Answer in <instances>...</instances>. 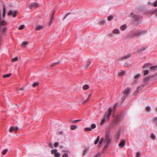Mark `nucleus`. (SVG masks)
Wrapping results in <instances>:
<instances>
[{
  "mask_svg": "<svg viewBox=\"0 0 157 157\" xmlns=\"http://www.w3.org/2000/svg\"><path fill=\"white\" fill-rule=\"evenodd\" d=\"M127 95L124 94L123 96L122 97V99H121L122 102H124V100L127 97Z\"/></svg>",
  "mask_w": 157,
  "mask_h": 157,
  "instance_id": "obj_33",
  "label": "nucleus"
},
{
  "mask_svg": "<svg viewBox=\"0 0 157 157\" xmlns=\"http://www.w3.org/2000/svg\"><path fill=\"white\" fill-rule=\"evenodd\" d=\"M17 13L18 12L17 10L15 11L13 13V11L12 10H10L8 12L7 14L9 16L13 14V17H15L16 16Z\"/></svg>",
  "mask_w": 157,
  "mask_h": 157,
  "instance_id": "obj_7",
  "label": "nucleus"
},
{
  "mask_svg": "<svg viewBox=\"0 0 157 157\" xmlns=\"http://www.w3.org/2000/svg\"><path fill=\"white\" fill-rule=\"evenodd\" d=\"M131 56L132 54L131 53H129L126 56L117 58V60L118 61L123 60L129 58Z\"/></svg>",
  "mask_w": 157,
  "mask_h": 157,
  "instance_id": "obj_6",
  "label": "nucleus"
},
{
  "mask_svg": "<svg viewBox=\"0 0 157 157\" xmlns=\"http://www.w3.org/2000/svg\"><path fill=\"white\" fill-rule=\"evenodd\" d=\"M91 127L92 129H94L96 128V125L94 124H93L91 125Z\"/></svg>",
  "mask_w": 157,
  "mask_h": 157,
  "instance_id": "obj_43",
  "label": "nucleus"
},
{
  "mask_svg": "<svg viewBox=\"0 0 157 157\" xmlns=\"http://www.w3.org/2000/svg\"><path fill=\"white\" fill-rule=\"evenodd\" d=\"M100 155V153H98L96 154L94 157H99Z\"/></svg>",
  "mask_w": 157,
  "mask_h": 157,
  "instance_id": "obj_61",
  "label": "nucleus"
},
{
  "mask_svg": "<svg viewBox=\"0 0 157 157\" xmlns=\"http://www.w3.org/2000/svg\"><path fill=\"white\" fill-rule=\"evenodd\" d=\"M151 138L153 140H155L156 138V137L153 133H151Z\"/></svg>",
  "mask_w": 157,
  "mask_h": 157,
  "instance_id": "obj_35",
  "label": "nucleus"
},
{
  "mask_svg": "<svg viewBox=\"0 0 157 157\" xmlns=\"http://www.w3.org/2000/svg\"><path fill=\"white\" fill-rule=\"evenodd\" d=\"M6 8L4 4L3 5V13L2 16L3 17H4L6 15Z\"/></svg>",
  "mask_w": 157,
  "mask_h": 157,
  "instance_id": "obj_14",
  "label": "nucleus"
},
{
  "mask_svg": "<svg viewBox=\"0 0 157 157\" xmlns=\"http://www.w3.org/2000/svg\"><path fill=\"white\" fill-rule=\"evenodd\" d=\"M151 64L150 63H146L143 66L142 68H149Z\"/></svg>",
  "mask_w": 157,
  "mask_h": 157,
  "instance_id": "obj_13",
  "label": "nucleus"
},
{
  "mask_svg": "<svg viewBox=\"0 0 157 157\" xmlns=\"http://www.w3.org/2000/svg\"><path fill=\"white\" fill-rule=\"evenodd\" d=\"M152 5L154 6L155 7L157 6V0H156L154 3H152Z\"/></svg>",
  "mask_w": 157,
  "mask_h": 157,
  "instance_id": "obj_46",
  "label": "nucleus"
},
{
  "mask_svg": "<svg viewBox=\"0 0 157 157\" xmlns=\"http://www.w3.org/2000/svg\"><path fill=\"white\" fill-rule=\"evenodd\" d=\"M77 128V127L75 125H71V130H74Z\"/></svg>",
  "mask_w": 157,
  "mask_h": 157,
  "instance_id": "obj_25",
  "label": "nucleus"
},
{
  "mask_svg": "<svg viewBox=\"0 0 157 157\" xmlns=\"http://www.w3.org/2000/svg\"><path fill=\"white\" fill-rule=\"evenodd\" d=\"M62 157H68V155L67 153H64L62 155Z\"/></svg>",
  "mask_w": 157,
  "mask_h": 157,
  "instance_id": "obj_52",
  "label": "nucleus"
},
{
  "mask_svg": "<svg viewBox=\"0 0 157 157\" xmlns=\"http://www.w3.org/2000/svg\"><path fill=\"white\" fill-rule=\"evenodd\" d=\"M112 112V109L111 108L109 109L108 111H106L104 116L103 117L101 120V124H104L107 120L109 119L110 116L111 115Z\"/></svg>",
  "mask_w": 157,
  "mask_h": 157,
  "instance_id": "obj_3",
  "label": "nucleus"
},
{
  "mask_svg": "<svg viewBox=\"0 0 157 157\" xmlns=\"http://www.w3.org/2000/svg\"><path fill=\"white\" fill-rule=\"evenodd\" d=\"M70 14V13H67V14H66L65 15V17L63 18V20H64L67 17L68 15Z\"/></svg>",
  "mask_w": 157,
  "mask_h": 157,
  "instance_id": "obj_62",
  "label": "nucleus"
},
{
  "mask_svg": "<svg viewBox=\"0 0 157 157\" xmlns=\"http://www.w3.org/2000/svg\"><path fill=\"white\" fill-rule=\"evenodd\" d=\"M56 157H59L60 156V153L59 152H56L55 155Z\"/></svg>",
  "mask_w": 157,
  "mask_h": 157,
  "instance_id": "obj_45",
  "label": "nucleus"
},
{
  "mask_svg": "<svg viewBox=\"0 0 157 157\" xmlns=\"http://www.w3.org/2000/svg\"><path fill=\"white\" fill-rule=\"evenodd\" d=\"M89 150V148H86L84 149L83 151V153L82 154L83 156H84L87 153V152Z\"/></svg>",
  "mask_w": 157,
  "mask_h": 157,
  "instance_id": "obj_19",
  "label": "nucleus"
},
{
  "mask_svg": "<svg viewBox=\"0 0 157 157\" xmlns=\"http://www.w3.org/2000/svg\"><path fill=\"white\" fill-rule=\"evenodd\" d=\"M110 133V130L106 131L105 133V138H101L99 142V144H101L103 142L105 144V145L103 148L104 150H105L112 143V137L111 136Z\"/></svg>",
  "mask_w": 157,
  "mask_h": 157,
  "instance_id": "obj_1",
  "label": "nucleus"
},
{
  "mask_svg": "<svg viewBox=\"0 0 157 157\" xmlns=\"http://www.w3.org/2000/svg\"><path fill=\"white\" fill-rule=\"evenodd\" d=\"M140 74H138L136 75L134 77L135 79H138L140 78Z\"/></svg>",
  "mask_w": 157,
  "mask_h": 157,
  "instance_id": "obj_38",
  "label": "nucleus"
},
{
  "mask_svg": "<svg viewBox=\"0 0 157 157\" xmlns=\"http://www.w3.org/2000/svg\"><path fill=\"white\" fill-rule=\"evenodd\" d=\"M43 27L41 25H38L37 27L36 28V30H40L42 29Z\"/></svg>",
  "mask_w": 157,
  "mask_h": 157,
  "instance_id": "obj_21",
  "label": "nucleus"
},
{
  "mask_svg": "<svg viewBox=\"0 0 157 157\" xmlns=\"http://www.w3.org/2000/svg\"><path fill=\"white\" fill-rule=\"evenodd\" d=\"M148 73H149V71L148 70H146L144 71V75H147L148 74Z\"/></svg>",
  "mask_w": 157,
  "mask_h": 157,
  "instance_id": "obj_44",
  "label": "nucleus"
},
{
  "mask_svg": "<svg viewBox=\"0 0 157 157\" xmlns=\"http://www.w3.org/2000/svg\"><path fill=\"white\" fill-rule=\"evenodd\" d=\"M90 98L88 97V98L85 101H84L83 103H86L87 102L89 101V100L90 99Z\"/></svg>",
  "mask_w": 157,
  "mask_h": 157,
  "instance_id": "obj_54",
  "label": "nucleus"
},
{
  "mask_svg": "<svg viewBox=\"0 0 157 157\" xmlns=\"http://www.w3.org/2000/svg\"><path fill=\"white\" fill-rule=\"evenodd\" d=\"M7 29L6 28H4L2 29V33H4L6 30Z\"/></svg>",
  "mask_w": 157,
  "mask_h": 157,
  "instance_id": "obj_58",
  "label": "nucleus"
},
{
  "mask_svg": "<svg viewBox=\"0 0 157 157\" xmlns=\"http://www.w3.org/2000/svg\"><path fill=\"white\" fill-rule=\"evenodd\" d=\"M57 150L56 149L52 150L51 151V153L52 154H55L57 152Z\"/></svg>",
  "mask_w": 157,
  "mask_h": 157,
  "instance_id": "obj_31",
  "label": "nucleus"
},
{
  "mask_svg": "<svg viewBox=\"0 0 157 157\" xmlns=\"http://www.w3.org/2000/svg\"><path fill=\"white\" fill-rule=\"evenodd\" d=\"M145 86V85L144 84L141 85L139 87H138L137 88V90H139V91H140V90H141L144 88V87Z\"/></svg>",
  "mask_w": 157,
  "mask_h": 157,
  "instance_id": "obj_22",
  "label": "nucleus"
},
{
  "mask_svg": "<svg viewBox=\"0 0 157 157\" xmlns=\"http://www.w3.org/2000/svg\"><path fill=\"white\" fill-rule=\"evenodd\" d=\"M89 86L87 84L84 85L83 86V90H86L89 88Z\"/></svg>",
  "mask_w": 157,
  "mask_h": 157,
  "instance_id": "obj_23",
  "label": "nucleus"
},
{
  "mask_svg": "<svg viewBox=\"0 0 157 157\" xmlns=\"http://www.w3.org/2000/svg\"><path fill=\"white\" fill-rule=\"evenodd\" d=\"M8 149H5L4 150H3L2 151V154L3 155H5L6 153L8 151Z\"/></svg>",
  "mask_w": 157,
  "mask_h": 157,
  "instance_id": "obj_39",
  "label": "nucleus"
},
{
  "mask_svg": "<svg viewBox=\"0 0 157 157\" xmlns=\"http://www.w3.org/2000/svg\"><path fill=\"white\" fill-rule=\"evenodd\" d=\"M39 84L38 82H35L33 84V87H35L37 86Z\"/></svg>",
  "mask_w": 157,
  "mask_h": 157,
  "instance_id": "obj_40",
  "label": "nucleus"
},
{
  "mask_svg": "<svg viewBox=\"0 0 157 157\" xmlns=\"http://www.w3.org/2000/svg\"><path fill=\"white\" fill-rule=\"evenodd\" d=\"M121 135V132L120 130H119L117 134V136L116 138L117 140V141L119 140V139L120 138V137Z\"/></svg>",
  "mask_w": 157,
  "mask_h": 157,
  "instance_id": "obj_26",
  "label": "nucleus"
},
{
  "mask_svg": "<svg viewBox=\"0 0 157 157\" xmlns=\"http://www.w3.org/2000/svg\"><path fill=\"white\" fill-rule=\"evenodd\" d=\"M24 90V88L23 87L20 88L19 89V90Z\"/></svg>",
  "mask_w": 157,
  "mask_h": 157,
  "instance_id": "obj_64",
  "label": "nucleus"
},
{
  "mask_svg": "<svg viewBox=\"0 0 157 157\" xmlns=\"http://www.w3.org/2000/svg\"><path fill=\"white\" fill-rule=\"evenodd\" d=\"M15 128L13 126H11L9 129V132H12L13 131H14Z\"/></svg>",
  "mask_w": 157,
  "mask_h": 157,
  "instance_id": "obj_29",
  "label": "nucleus"
},
{
  "mask_svg": "<svg viewBox=\"0 0 157 157\" xmlns=\"http://www.w3.org/2000/svg\"><path fill=\"white\" fill-rule=\"evenodd\" d=\"M154 76H155L154 75H153L152 76H150L149 77H147L144 78V80L145 81H147V80H148L150 78L153 77Z\"/></svg>",
  "mask_w": 157,
  "mask_h": 157,
  "instance_id": "obj_24",
  "label": "nucleus"
},
{
  "mask_svg": "<svg viewBox=\"0 0 157 157\" xmlns=\"http://www.w3.org/2000/svg\"><path fill=\"white\" fill-rule=\"evenodd\" d=\"M130 16L133 20L137 21V22L136 23H133L135 25H137L140 23V22L139 21V20L140 18V16L139 15H136L132 13L131 14Z\"/></svg>",
  "mask_w": 157,
  "mask_h": 157,
  "instance_id": "obj_4",
  "label": "nucleus"
},
{
  "mask_svg": "<svg viewBox=\"0 0 157 157\" xmlns=\"http://www.w3.org/2000/svg\"><path fill=\"white\" fill-rule=\"evenodd\" d=\"M147 33V31L144 30H139L135 32L128 35L127 36V38H130L132 37H137L143 35Z\"/></svg>",
  "mask_w": 157,
  "mask_h": 157,
  "instance_id": "obj_2",
  "label": "nucleus"
},
{
  "mask_svg": "<svg viewBox=\"0 0 157 157\" xmlns=\"http://www.w3.org/2000/svg\"><path fill=\"white\" fill-rule=\"evenodd\" d=\"M105 23V21L104 20H101L99 22V24L100 25H103Z\"/></svg>",
  "mask_w": 157,
  "mask_h": 157,
  "instance_id": "obj_37",
  "label": "nucleus"
},
{
  "mask_svg": "<svg viewBox=\"0 0 157 157\" xmlns=\"http://www.w3.org/2000/svg\"><path fill=\"white\" fill-rule=\"evenodd\" d=\"M154 121L156 123H157V117H154L153 118Z\"/></svg>",
  "mask_w": 157,
  "mask_h": 157,
  "instance_id": "obj_59",
  "label": "nucleus"
},
{
  "mask_svg": "<svg viewBox=\"0 0 157 157\" xmlns=\"http://www.w3.org/2000/svg\"><path fill=\"white\" fill-rule=\"evenodd\" d=\"M126 25H124L121 26V29L122 30H124L126 28Z\"/></svg>",
  "mask_w": 157,
  "mask_h": 157,
  "instance_id": "obj_27",
  "label": "nucleus"
},
{
  "mask_svg": "<svg viewBox=\"0 0 157 157\" xmlns=\"http://www.w3.org/2000/svg\"><path fill=\"white\" fill-rule=\"evenodd\" d=\"M113 18V15H110L108 17L107 19L108 21H110L112 20Z\"/></svg>",
  "mask_w": 157,
  "mask_h": 157,
  "instance_id": "obj_34",
  "label": "nucleus"
},
{
  "mask_svg": "<svg viewBox=\"0 0 157 157\" xmlns=\"http://www.w3.org/2000/svg\"><path fill=\"white\" fill-rule=\"evenodd\" d=\"M99 140H100V136H98L97 137V139L94 142V144H97L98 143V142H99Z\"/></svg>",
  "mask_w": 157,
  "mask_h": 157,
  "instance_id": "obj_32",
  "label": "nucleus"
},
{
  "mask_svg": "<svg viewBox=\"0 0 157 157\" xmlns=\"http://www.w3.org/2000/svg\"><path fill=\"white\" fill-rule=\"evenodd\" d=\"M28 44V43L27 41H24L21 44V46L22 47H25Z\"/></svg>",
  "mask_w": 157,
  "mask_h": 157,
  "instance_id": "obj_16",
  "label": "nucleus"
},
{
  "mask_svg": "<svg viewBox=\"0 0 157 157\" xmlns=\"http://www.w3.org/2000/svg\"><path fill=\"white\" fill-rule=\"evenodd\" d=\"M131 65L128 62H125L124 64V66L125 67H130Z\"/></svg>",
  "mask_w": 157,
  "mask_h": 157,
  "instance_id": "obj_28",
  "label": "nucleus"
},
{
  "mask_svg": "<svg viewBox=\"0 0 157 157\" xmlns=\"http://www.w3.org/2000/svg\"><path fill=\"white\" fill-rule=\"evenodd\" d=\"M18 58L17 57H16L12 59V61L13 62H15L18 60Z\"/></svg>",
  "mask_w": 157,
  "mask_h": 157,
  "instance_id": "obj_41",
  "label": "nucleus"
},
{
  "mask_svg": "<svg viewBox=\"0 0 157 157\" xmlns=\"http://www.w3.org/2000/svg\"><path fill=\"white\" fill-rule=\"evenodd\" d=\"M149 68L151 71H155L157 69V65L154 66H150Z\"/></svg>",
  "mask_w": 157,
  "mask_h": 157,
  "instance_id": "obj_12",
  "label": "nucleus"
},
{
  "mask_svg": "<svg viewBox=\"0 0 157 157\" xmlns=\"http://www.w3.org/2000/svg\"><path fill=\"white\" fill-rule=\"evenodd\" d=\"M139 91V90H137H137L135 91L134 93V95H136L137 94V93H138V92Z\"/></svg>",
  "mask_w": 157,
  "mask_h": 157,
  "instance_id": "obj_60",
  "label": "nucleus"
},
{
  "mask_svg": "<svg viewBox=\"0 0 157 157\" xmlns=\"http://www.w3.org/2000/svg\"><path fill=\"white\" fill-rule=\"evenodd\" d=\"M121 116L120 115H118L116 117V121L113 122L110 125L111 127H114L116 126L117 123L118 122L121 120Z\"/></svg>",
  "mask_w": 157,
  "mask_h": 157,
  "instance_id": "obj_5",
  "label": "nucleus"
},
{
  "mask_svg": "<svg viewBox=\"0 0 157 157\" xmlns=\"http://www.w3.org/2000/svg\"><path fill=\"white\" fill-rule=\"evenodd\" d=\"M39 4L37 3H32L29 5V7L30 9L34 7H36L38 6Z\"/></svg>",
  "mask_w": 157,
  "mask_h": 157,
  "instance_id": "obj_8",
  "label": "nucleus"
},
{
  "mask_svg": "<svg viewBox=\"0 0 157 157\" xmlns=\"http://www.w3.org/2000/svg\"><path fill=\"white\" fill-rule=\"evenodd\" d=\"M48 145H49V146L51 148H53V146L52 144V143H51V142L49 143Z\"/></svg>",
  "mask_w": 157,
  "mask_h": 157,
  "instance_id": "obj_57",
  "label": "nucleus"
},
{
  "mask_svg": "<svg viewBox=\"0 0 157 157\" xmlns=\"http://www.w3.org/2000/svg\"><path fill=\"white\" fill-rule=\"evenodd\" d=\"M113 33L114 34H119L120 33V32L119 30L118 29H114L113 32Z\"/></svg>",
  "mask_w": 157,
  "mask_h": 157,
  "instance_id": "obj_17",
  "label": "nucleus"
},
{
  "mask_svg": "<svg viewBox=\"0 0 157 157\" xmlns=\"http://www.w3.org/2000/svg\"><path fill=\"white\" fill-rule=\"evenodd\" d=\"M11 75V73H9L6 75H3L2 77L3 78H6L10 77Z\"/></svg>",
  "mask_w": 157,
  "mask_h": 157,
  "instance_id": "obj_30",
  "label": "nucleus"
},
{
  "mask_svg": "<svg viewBox=\"0 0 157 157\" xmlns=\"http://www.w3.org/2000/svg\"><path fill=\"white\" fill-rule=\"evenodd\" d=\"M130 89L129 88H127L125 90H124L123 92V93L124 94H126L127 95L130 92Z\"/></svg>",
  "mask_w": 157,
  "mask_h": 157,
  "instance_id": "obj_11",
  "label": "nucleus"
},
{
  "mask_svg": "<svg viewBox=\"0 0 157 157\" xmlns=\"http://www.w3.org/2000/svg\"><path fill=\"white\" fill-rule=\"evenodd\" d=\"M15 128V129L14 131H15V132H16L17 130L18 129V128L17 127H16Z\"/></svg>",
  "mask_w": 157,
  "mask_h": 157,
  "instance_id": "obj_63",
  "label": "nucleus"
},
{
  "mask_svg": "<svg viewBox=\"0 0 157 157\" xmlns=\"http://www.w3.org/2000/svg\"><path fill=\"white\" fill-rule=\"evenodd\" d=\"M25 27V25H21L19 28V29L21 30L22 29Z\"/></svg>",
  "mask_w": 157,
  "mask_h": 157,
  "instance_id": "obj_47",
  "label": "nucleus"
},
{
  "mask_svg": "<svg viewBox=\"0 0 157 157\" xmlns=\"http://www.w3.org/2000/svg\"><path fill=\"white\" fill-rule=\"evenodd\" d=\"M60 61H59V62H56L55 63H54L52 64V65H51V66H50V67H53L54 66H55L56 64H58L59 63Z\"/></svg>",
  "mask_w": 157,
  "mask_h": 157,
  "instance_id": "obj_50",
  "label": "nucleus"
},
{
  "mask_svg": "<svg viewBox=\"0 0 157 157\" xmlns=\"http://www.w3.org/2000/svg\"><path fill=\"white\" fill-rule=\"evenodd\" d=\"M136 79H135V80H134V81L132 83V85L135 84L137 82V80Z\"/></svg>",
  "mask_w": 157,
  "mask_h": 157,
  "instance_id": "obj_53",
  "label": "nucleus"
},
{
  "mask_svg": "<svg viewBox=\"0 0 157 157\" xmlns=\"http://www.w3.org/2000/svg\"><path fill=\"white\" fill-rule=\"evenodd\" d=\"M81 121L82 120L81 119H78L76 120H72L71 119L70 120V121L72 123H76Z\"/></svg>",
  "mask_w": 157,
  "mask_h": 157,
  "instance_id": "obj_15",
  "label": "nucleus"
},
{
  "mask_svg": "<svg viewBox=\"0 0 157 157\" xmlns=\"http://www.w3.org/2000/svg\"><path fill=\"white\" fill-rule=\"evenodd\" d=\"M147 48V47L146 46H144L138 50V52H141L142 51L145 50Z\"/></svg>",
  "mask_w": 157,
  "mask_h": 157,
  "instance_id": "obj_18",
  "label": "nucleus"
},
{
  "mask_svg": "<svg viewBox=\"0 0 157 157\" xmlns=\"http://www.w3.org/2000/svg\"><path fill=\"white\" fill-rule=\"evenodd\" d=\"M117 104H115L114 105V106L113 108V112H114V111L115 110L116 108V106Z\"/></svg>",
  "mask_w": 157,
  "mask_h": 157,
  "instance_id": "obj_55",
  "label": "nucleus"
},
{
  "mask_svg": "<svg viewBox=\"0 0 157 157\" xmlns=\"http://www.w3.org/2000/svg\"><path fill=\"white\" fill-rule=\"evenodd\" d=\"M90 63H91L90 61L89 60L87 62V63H86V67H88L90 65Z\"/></svg>",
  "mask_w": 157,
  "mask_h": 157,
  "instance_id": "obj_42",
  "label": "nucleus"
},
{
  "mask_svg": "<svg viewBox=\"0 0 157 157\" xmlns=\"http://www.w3.org/2000/svg\"><path fill=\"white\" fill-rule=\"evenodd\" d=\"M55 12L54 11L52 13V15L51 16V19L50 20V21L49 26L51 25V24L52 23V21L53 20L54 18V15L55 14Z\"/></svg>",
  "mask_w": 157,
  "mask_h": 157,
  "instance_id": "obj_20",
  "label": "nucleus"
},
{
  "mask_svg": "<svg viewBox=\"0 0 157 157\" xmlns=\"http://www.w3.org/2000/svg\"><path fill=\"white\" fill-rule=\"evenodd\" d=\"M149 13V14H154L157 16V8L154 10L150 11Z\"/></svg>",
  "mask_w": 157,
  "mask_h": 157,
  "instance_id": "obj_10",
  "label": "nucleus"
},
{
  "mask_svg": "<svg viewBox=\"0 0 157 157\" xmlns=\"http://www.w3.org/2000/svg\"><path fill=\"white\" fill-rule=\"evenodd\" d=\"M125 73V72L124 71H122L119 73V75L120 76H121V75H123Z\"/></svg>",
  "mask_w": 157,
  "mask_h": 157,
  "instance_id": "obj_49",
  "label": "nucleus"
},
{
  "mask_svg": "<svg viewBox=\"0 0 157 157\" xmlns=\"http://www.w3.org/2000/svg\"><path fill=\"white\" fill-rule=\"evenodd\" d=\"M59 145V143L57 142H55L54 144V146L55 147H57Z\"/></svg>",
  "mask_w": 157,
  "mask_h": 157,
  "instance_id": "obj_51",
  "label": "nucleus"
},
{
  "mask_svg": "<svg viewBox=\"0 0 157 157\" xmlns=\"http://www.w3.org/2000/svg\"><path fill=\"white\" fill-rule=\"evenodd\" d=\"M92 128L91 127H86L85 128V130L86 131H90L92 130Z\"/></svg>",
  "mask_w": 157,
  "mask_h": 157,
  "instance_id": "obj_36",
  "label": "nucleus"
},
{
  "mask_svg": "<svg viewBox=\"0 0 157 157\" xmlns=\"http://www.w3.org/2000/svg\"><path fill=\"white\" fill-rule=\"evenodd\" d=\"M146 109L147 111L149 112L151 110V108L149 106H147L146 107Z\"/></svg>",
  "mask_w": 157,
  "mask_h": 157,
  "instance_id": "obj_48",
  "label": "nucleus"
},
{
  "mask_svg": "<svg viewBox=\"0 0 157 157\" xmlns=\"http://www.w3.org/2000/svg\"><path fill=\"white\" fill-rule=\"evenodd\" d=\"M140 152H138L136 153V157H140Z\"/></svg>",
  "mask_w": 157,
  "mask_h": 157,
  "instance_id": "obj_56",
  "label": "nucleus"
},
{
  "mask_svg": "<svg viewBox=\"0 0 157 157\" xmlns=\"http://www.w3.org/2000/svg\"><path fill=\"white\" fill-rule=\"evenodd\" d=\"M125 142L124 140H122L119 144V146L121 148H122L125 146Z\"/></svg>",
  "mask_w": 157,
  "mask_h": 157,
  "instance_id": "obj_9",
  "label": "nucleus"
}]
</instances>
